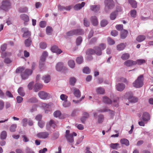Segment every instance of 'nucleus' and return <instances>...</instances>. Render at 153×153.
I'll return each mask as SVG.
<instances>
[{
	"label": "nucleus",
	"instance_id": "39",
	"mask_svg": "<svg viewBox=\"0 0 153 153\" xmlns=\"http://www.w3.org/2000/svg\"><path fill=\"white\" fill-rule=\"evenodd\" d=\"M71 102L68 100L63 101L62 103V105L65 108L69 107L71 106Z\"/></svg>",
	"mask_w": 153,
	"mask_h": 153
},
{
	"label": "nucleus",
	"instance_id": "43",
	"mask_svg": "<svg viewBox=\"0 0 153 153\" xmlns=\"http://www.w3.org/2000/svg\"><path fill=\"white\" fill-rule=\"evenodd\" d=\"M76 63L80 64H82L83 62V58L82 56H80L77 58L76 59Z\"/></svg>",
	"mask_w": 153,
	"mask_h": 153
},
{
	"label": "nucleus",
	"instance_id": "3",
	"mask_svg": "<svg viewBox=\"0 0 153 153\" xmlns=\"http://www.w3.org/2000/svg\"><path fill=\"white\" fill-rule=\"evenodd\" d=\"M105 11L108 12L109 10L114 7V4L113 0H105Z\"/></svg>",
	"mask_w": 153,
	"mask_h": 153
},
{
	"label": "nucleus",
	"instance_id": "5",
	"mask_svg": "<svg viewBox=\"0 0 153 153\" xmlns=\"http://www.w3.org/2000/svg\"><path fill=\"white\" fill-rule=\"evenodd\" d=\"M83 33V31L81 29H77L72 30L66 33L67 35L68 36H71L74 35H81Z\"/></svg>",
	"mask_w": 153,
	"mask_h": 153
},
{
	"label": "nucleus",
	"instance_id": "20",
	"mask_svg": "<svg viewBox=\"0 0 153 153\" xmlns=\"http://www.w3.org/2000/svg\"><path fill=\"white\" fill-rule=\"evenodd\" d=\"M73 94L74 96L76 97L79 98L81 96V92L77 88H74L73 89Z\"/></svg>",
	"mask_w": 153,
	"mask_h": 153
},
{
	"label": "nucleus",
	"instance_id": "40",
	"mask_svg": "<svg viewBox=\"0 0 153 153\" xmlns=\"http://www.w3.org/2000/svg\"><path fill=\"white\" fill-rule=\"evenodd\" d=\"M89 117L88 114L86 112H84L83 113V116L81 118V121L82 123H84L85 120L86 119Z\"/></svg>",
	"mask_w": 153,
	"mask_h": 153
},
{
	"label": "nucleus",
	"instance_id": "50",
	"mask_svg": "<svg viewBox=\"0 0 153 153\" xmlns=\"http://www.w3.org/2000/svg\"><path fill=\"white\" fill-rule=\"evenodd\" d=\"M68 98V96L64 94H62L60 96L61 100L63 101L67 100Z\"/></svg>",
	"mask_w": 153,
	"mask_h": 153
},
{
	"label": "nucleus",
	"instance_id": "48",
	"mask_svg": "<svg viewBox=\"0 0 153 153\" xmlns=\"http://www.w3.org/2000/svg\"><path fill=\"white\" fill-rule=\"evenodd\" d=\"M27 8L26 7H24L20 8L19 10V11L20 13H22L27 12Z\"/></svg>",
	"mask_w": 153,
	"mask_h": 153
},
{
	"label": "nucleus",
	"instance_id": "57",
	"mask_svg": "<svg viewBox=\"0 0 153 153\" xmlns=\"http://www.w3.org/2000/svg\"><path fill=\"white\" fill-rule=\"evenodd\" d=\"M59 136V133L58 132H56L54 133L53 134V139L55 140L57 139Z\"/></svg>",
	"mask_w": 153,
	"mask_h": 153
},
{
	"label": "nucleus",
	"instance_id": "10",
	"mask_svg": "<svg viewBox=\"0 0 153 153\" xmlns=\"http://www.w3.org/2000/svg\"><path fill=\"white\" fill-rule=\"evenodd\" d=\"M51 50L52 52L55 53L57 54H60L62 52L60 49L56 45L52 46L51 48Z\"/></svg>",
	"mask_w": 153,
	"mask_h": 153
},
{
	"label": "nucleus",
	"instance_id": "24",
	"mask_svg": "<svg viewBox=\"0 0 153 153\" xmlns=\"http://www.w3.org/2000/svg\"><path fill=\"white\" fill-rule=\"evenodd\" d=\"M42 79L45 83H48L51 80V77L49 75H46L42 77Z\"/></svg>",
	"mask_w": 153,
	"mask_h": 153
},
{
	"label": "nucleus",
	"instance_id": "11",
	"mask_svg": "<svg viewBox=\"0 0 153 153\" xmlns=\"http://www.w3.org/2000/svg\"><path fill=\"white\" fill-rule=\"evenodd\" d=\"M136 63L135 61L131 60H128L124 63V64L127 67H130L136 65Z\"/></svg>",
	"mask_w": 153,
	"mask_h": 153
},
{
	"label": "nucleus",
	"instance_id": "27",
	"mask_svg": "<svg viewBox=\"0 0 153 153\" xmlns=\"http://www.w3.org/2000/svg\"><path fill=\"white\" fill-rule=\"evenodd\" d=\"M31 39L30 37L25 40L24 42L25 46L26 47H29L30 46L31 44Z\"/></svg>",
	"mask_w": 153,
	"mask_h": 153
},
{
	"label": "nucleus",
	"instance_id": "51",
	"mask_svg": "<svg viewBox=\"0 0 153 153\" xmlns=\"http://www.w3.org/2000/svg\"><path fill=\"white\" fill-rule=\"evenodd\" d=\"M40 48L42 49H45L47 47V44L45 42H42L39 44Z\"/></svg>",
	"mask_w": 153,
	"mask_h": 153
},
{
	"label": "nucleus",
	"instance_id": "9",
	"mask_svg": "<svg viewBox=\"0 0 153 153\" xmlns=\"http://www.w3.org/2000/svg\"><path fill=\"white\" fill-rule=\"evenodd\" d=\"M22 32L23 33V37L27 38L30 37L31 36V33L30 32L27 28H23L22 29Z\"/></svg>",
	"mask_w": 153,
	"mask_h": 153
},
{
	"label": "nucleus",
	"instance_id": "60",
	"mask_svg": "<svg viewBox=\"0 0 153 153\" xmlns=\"http://www.w3.org/2000/svg\"><path fill=\"white\" fill-rule=\"evenodd\" d=\"M108 23L107 21L105 20H102L100 22V25L102 27H105Z\"/></svg>",
	"mask_w": 153,
	"mask_h": 153
},
{
	"label": "nucleus",
	"instance_id": "21",
	"mask_svg": "<svg viewBox=\"0 0 153 153\" xmlns=\"http://www.w3.org/2000/svg\"><path fill=\"white\" fill-rule=\"evenodd\" d=\"M120 10H117V11H115L112 13L110 15V19L112 20H114L116 18L118 14L117 12L120 11H121L122 9L120 7Z\"/></svg>",
	"mask_w": 153,
	"mask_h": 153
},
{
	"label": "nucleus",
	"instance_id": "18",
	"mask_svg": "<svg viewBox=\"0 0 153 153\" xmlns=\"http://www.w3.org/2000/svg\"><path fill=\"white\" fill-rule=\"evenodd\" d=\"M91 21L93 25L96 26L98 24V22L97 17L95 16H93L91 18Z\"/></svg>",
	"mask_w": 153,
	"mask_h": 153
},
{
	"label": "nucleus",
	"instance_id": "7",
	"mask_svg": "<svg viewBox=\"0 0 153 153\" xmlns=\"http://www.w3.org/2000/svg\"><path fill=\"white\" fill-rule=\"evenodd\" d=\"M49 134L47 132H42L38 133L36 136L39 138L42 139H46L48 138Z\"/></svg>",
	"mask_w": 153,
	"mask_h": 153
},
{
	"label": "nucleus",
	"instance_id": "56",
	"mask_svg": "<svg viewBox=\"0 0 153 153\" xmlns=\"http://www.w3.org/2000/svg\"><path fill=\"white\" fill-rule=\"evenodd\" d=\"M27 119L26 118H25L22 119V125L23 126H26L27 123Z\"/></svg>",
	"mask_w": 153,
	"mask_h": 153
},
{
	"label": "nucleus",
	"instance_id": "6",
	"mask_svg": "<svg viewBox=\"0 0 153 153\" xmlns=\"http://www.w3.org/2000/svg\"><path fill=\"white\" fill-rule=\"evenodd\" d=\"M38 95L40 99L43 100L46 99L50 96L49 93L43 91H39L38 93Z\"/></svg>",
	"mask_w": 153,
	"mask_h": 153
},
{
	"label": "nucleus",
	"instance_id": "54",
	"mask_svg": "<svg viewBox=\"0 0 153 153\" xmlns=\"http://www.w3.org/2000/svg\"><path fill=\"white\" fill-rule=\"evenodd\" d=\"M119 145L118 143H111L110 145V146L111 148L113 149H117V146Z\"/></svg>",
	"mask_w": 153,
	"mask_h": 153
},
{
	"label": "nucleus",
	"instance_id": "55",
	"mask_svg": "<svg viewBox=\"0 0 153 153\" xmlns=\"http://www.w3.org/2000/svg\"><path fill=\"white\" fill-rule=\"evenodd\" d=\"M82 71L83 73L86 74H89L90 72V69L87 67H85Z\"/></svg>",
	"mask_w": 153,
	"mask_h": 153
},
{
	"label": "nucleus",
	"instance_id": "46",
	"mask_svg": "<svg viewBox=\"0 0 153 153\" xmlns=\"http://www.w3.org/2000/svg\"><path fill=\"white\" fill-rule=\"evenodd\" d=\"M95 50L92 49H89L87 50L86 52V53L87 54H95Z\"/></svg>",
	"mask_w": 153,
	"mask_h": 153
},
{
	"label": "nucleus",
	"instance_id": "45",
	"mask_svg": "<svg viewBox=\"0 0 153 153\" xmlns=\"http://www.w3.org/2000/svg\"><path fill=\"white\" fill-rule=\"evenodd\" d=\"M104 117L103 115L100 114L98 116V123H101L103 121Z\"/></svg>",
	"mask_w": 153,
	"mask_h": 153
},
{
	"label": "nucleus",
	"instance_id": "4",
	"mask_svg": "<svg viewBox=\"0 0 153 153\" xmlns=\"http://www.w3.org/2000/svg\"><path fill=\"white\" fill-rule=\"evenodd\" d=\"M11 7V4L8 0L4 1L2 2L1 5V9L6 11H7Z\"/></svg>",
	"mask_w": 153,
	"mask_h": 153
},
{
	"label": "nucleus",
	"instance_id": "28",
	"mask_svg": "<svg viewBox=\"0 0 153 153\" xmlns=\"http://www.w3.org/2000/svg\"><path fill=\"white\" fill-rule=\"evenodd\" d=\"M48 53L47 51H44L42 53V55L40 58V60H41V61H42L43 62H45L46 58L48 56Z\"/></svg>",
	"mask_w": 153,
	"mask_h": 153
},
{
	"label": "nucleus",
	"instance_id": "62",
	"mask_svg": "<svg viewBox=\"0 0 153 153\" xmlns=\"http://www.w3.org/2000/svg\"><path fill=\"white\" fill-rule=\"evenodd\" d=\"M46 31L47 34L50 35L52 32V28L50 27H47L46 28Z\"/></svg>",
	"mask_w": 153,
	"mask_h": 153
},
{
	"label": "nucleus",
	"instance_id": "31",
	"mask_svg": "<svg viewBox=\"0 0 153 153\" xmlns=\"http://www.w3.org/2000/svg\"><path fill=\"white\" fill-rule=\"evenodd\" d=\"M102 101L104 102L106 104H110L111 102V101L109 98L105 96L103 97Z\"/></svg>",
	"mask_w": 153,
	"mask_h": 153
},
{
	"label": "nucleus",
	"instance_id": "44",
	"mask_svg": "<svg viewBox=\"0 0 153 153\" xmlns=\"http://www.w3.org/2000/svg\"><path fill=\"white\" fill-rule=\"evenodd\" d=\"M76 79L74 77H71L70 78L69 82L71 85H74L76 82Z\"/></svg>",
	"mask_w": 153,
	"mask_h": 153
},
{
	"label": "nucleus",
	"instance_id": "22",
	"mask_svg": "<svg viewBox=\"0 0 153 153\" xmlns=\"http://www.w3.org/2000/svg\"><path fill=\"white\" fill-rule=\"evenodd\" d=\"M63 63L62 62L58 63L56 66V70L58 71H61L63 68Z\"/></svg>",
	"mask_w": 153,
	"mask_h": 153
},
{
	"label": "nucleus",
	"instance_id": "35",
	"mask_svg": "<svg viewBox=\"0 0 153 153\" xmlns=\"http://www.w3.org/2000/svg\"><path fill=\"white\" fill-rule=\"evenodd\" d=\"M130 57V54L128 53H124L122 54L121 58L123 60H126L128 59Z\"/></svg>",
	"mask_w": 153,
	"mask_h": 153
},
{
	"label": "nucleus",
	"instance_id": "32",
	"mask_svg": "<svg viewBox=\"0 0 153 153\" xmlns=\"http://www.w3.org/2000/svg\"><path fill=\"white\" fill-rule=\"evenodd\" d=\"M128 2L133 7L136 8L137 7V2L135 0H128Z\"/></svg>",
	"mask_w": 153,
	"mask_h": 153
},
{
	"label": "nucleus",
	"instance_id": "15",
	"mask_svg": "<svg viewBox=\"0 0 153 153\" xmlns=\"http://www.w3.org/2000/svg\"><path fill=\"white\" fill-rule=\"evenodd\" d=\"M125 88V85L123 83H119L116 85L117 90L119 91H123Z\"/></svg>",
	"mask_w": 153,
	"mask_h": 153
},
{
	"label": "nucleus",
	"instance_id": "13",
	"mask_svg": "<svg viewBox=\"0 0 153 153\" xmlns=\"http://www.w3.org/2000/svg\"><path fill=\"white\" fill-rule=\"evenodd\" d=\"M43 87V85L41 83H36L34 86L33 91L34 92H37L40 90Z\"/></svg>",
	"mask_w": 153,
	"mask_h": 153
},
{
	"label": "nucleus",
	"instance_id": "19",
	"mask_svg": "<svg viewBox=\"0 0 153 153\" xmlns=\"http://www.w3.org/2000/svg\"><path fill=\"white\" fill-rule=\"evenodd\" d=\"M20 19L23 20L25 23V22H27L29 20V16L26 14H22L20 15Z\"/></svg>",
	"mask_w": 153,
	"mask_h": 153
},
{
	"label": "nucleus",
	"instance_id": "16",
	"mask_svg": "<svg viewBox=\"0 0 153 153\" xmlns=\"http://www.w3.org/2000/svg\"><path fill=\"white\" fill-rule=\"evenodd\" d=\"M143 119L145 122H147L150 119V117L149 113L147 112H144L142 116Z\"/></svg>",
	"mask_w": 153,
	"mask_h": 153
},
{
	"label": "nucleus",
	"instance_id": "59",
	"mask_svg": "<svg viewBox=\"0 0 153 153\" xmlns=\"http://www.w3.org/2000/svg\"><path fill=\"white\" fill-rule=\"evenodd\" d=\"M61 115V113L59 111H57L53 113V115L55 117H59Z\"/></svg>",
	"mask_w": 153,
	"mask_h": 153
},
{
	"label": "nucleus",
	"instance_id": "26",
	"mask_svg": "<svg viewBox=\"0 0 153 153\" xmlns=\"http://www.w3.org/2000/svg\"><path fill=\"white\" fill-rule=\"evenodd\" d=\"M68 66L71 68H74L75 65V63L74 61L72 59H70L68 62Z\"/></svg>",
	"mask_w": 153,
	"mask_h": 153
},
{
	"label": "nucleus",
	"instance_id": "61",
	"mask_svg": "<svg viewBox=\"0 0 153 153\" xmlns=\"http://www.w3.org/2000/svg\"><path fill=\"white\" fill-rule=\"evenodd\" d=\"M4 106V102L2 100H0V110H3Z\"/></svg>",
	"mask_w": 153,
	"mask_h": 153
},
{
	"label": "nucleus",
	"instance_id": "64",
	"mask_svg": "<svg viewBox=\"0 0 153 153\" xmlns=\"http://www.w3.org/2000/svg\"><path fill=\"white\" fill-rule=\"evenodd\" d=\"M108 43L110 45H113L115 44L114 41L110 38H108Z\"/></svg>",
	"mask_w": 153,
	"mask_h": 153
},
{
	"label": "nucleus",
	"instance_id": "23",
	"mask_svg": "<svg viewBox=\"0 0 153 153\" xmlns=\"http://www.w3.org/2000/svg\"><path fill=\"white\" fill-rule=\"evenodd\" d=\"M126 46V44L121 43L118 45L117 46V49L118 51H122L125 48Z\"/></svg>",
	"mask_w": 153,
	"mask_h": 153
},
{
	"label": "nucleus",
	"instance_id": "30",
	"mask_svg": "<svg viewBox=\"0 0 153 153\" xmlns=\"http://www.w3.org/2000/svg\"><path fill=\"white\" fill-rule=\"evenodd\" d=\"M18 92L19 95L23 97L25 95V93L24 91L23 88L22 87H20L18 90Z\"/></svg>",
	"mask_w": 153,
	"mask_h": 153
},
{
	"label": "nucleus",
	"instance_id": "34",
	"mask_svg": "<svg viewBox=\"0 0 153 153\" xmlns=\"http://www.w3.org/2000/svg\"><path fill=\"white\" fill-rule=\"evenodd\" d=\"M146 39L145 36L140 35L138 36L136 38V40L139 42L143 41Z\"/></svg>",
	"mask_w": 153,
	"mask_h": 153
},
{
	"label": "nucleus",
	"instance_id": "8",
	"mask_svg": "<svg viewBox=\"0 0 153 153\" xmlns=\"http://www.w3.org/2000/svg\"><path fill=\"white\" fill-rule=\"evenodd\" d=\"M65 137L68 141L70 143H72L74 142V139L72 135L70 133L69 130H66Z\"/></svg>",
	"mask_w": 153,
	"mask_h": 153
},
{
	"label": "nucleus",
	"instance_id": "25",
	"mask_svg": "<svg viewBox=\"0 0 153 153\" xmlns=\"http://www.w3.org/2000/svg\"><path fill=\"white\" fill-rule=\"evenodd\" d=\"M128 33V32L127 30L124 29L122 30L120 35L121 38L123 39L125 38L127 36Z\"/></svg>",
	"mask_w": 153,
	"mask_h": 153
},
{
	"label": "nucleus",
	"instance_id": "41",
	"mask_svg": "<svg viewBox=\"0 0 153 153\" xmlns=\"http://www.w3.org/2000/svg\"><path fill=\"white\" fill-rule=\"evenodd\" d=\"M10 52H4L2 53L1 56L2 58H6L10 56L11 55Z\"/></svg>",
	"mask_w": 153,
	"mask_h": 153
},
{
	"label": "nucleus",
	"instance_id": "47",
	"mask_svg": "<svg viewBox=\"0 0 153 153\" xmlns=\"http://www.w3.org/2000/svg\"><path fill=\"white\" fill-rule=\"evenodd\" d=\"M136 62V64H138L139 65H141L146 62L145 60L143 59H138L135 61Z\"/></svg>",
	"mask_w": 153,
	"mask_h": 153
},
{
	"label": "nucleus",
	"instance_id": "33",
	"mask_svg": "<svg viewBox=\"0 0 153 153\" xmlns=\"http://www.w3.org/2000/svg\"><path fill=\"white\" fill-rule=\"evenodd\" d=\"M95 50V54L98 56H100L102 55V51L100 49L99 47H96L94 48Z\"/></svg>",
	"mask_w": 153,
	"mask_h": 153
},
{
	"label": "nucleus",
	"instance_id": "52",
	"mask_svg": "<svg viewBox=\"0 0 153 153\" xmlns=\"http://www.w3.org/2000/svg\"><path fill=\"white\" fill-rule=\"evenodd\" d=\"M82 41V38L81 37H78L76 39V44L77 45H80Z\"/></svg>",
	"mask_w": 153,
	"mask_h": 153
},
{
	"label": "nucleus",
	"instance_id": "38",
	"mask_svg": "<svg viewBox=\"0 0 153 153\" xmlns=\"http://www.w3.org/2000/svg\"><path fill=\"white\" fill-rule=\"evenodd\" d=\"M17 127V125L14 124L11 125L9 128L10 131L11 132H14L16 131V129Z\"/></svg>",
	"mask_w": 153,
	"mask_h": 153
},
{
	"label": "nucleus",
	"instance_id": "29",
	"mask_svg": "<svg viewBox=\"0 0 153 153\" xmlns=\"http://www.w3.org/2000/svg\"><path fill=\"white\" fill-rule=\"evenodd\" d=\"M120 143L122 144H124L126 146H128L129 144V141L125 138L121 139L120 140Z\"/></svg>",
	"mask_w": 153,
	"mask_h": 153
},
{
	"label": "nucleus",
	"instance_id": "37",
	"mask_svg": "<svg viewBox=\"0 0 153 153\" xmlns=\"http://www.w3.org/2000/svg\"><path fill=\"white\" fill-rule=\"evenodd\" d=\"M38 100L37 99L34 97L30 98L27 100V102L28 103H36L37 102Z\"/></svg>",
	"mask_w": 153,
	"mask_h": 153
},
{
	"label": "nucleus",
	"instance_id": "2",
	"mask_svg": "<svg viewBox=\"0 0 153 153\" xmlns=\"http://www.w3.org/2000/svg\"><path fill=\"white\" fill-rule=\"evenodd\" d=\"M143 75H140L133 83V86L136 88H139L142 87L143 85Z\"/></svg>",
	"mask_w": 153,
	"mask_h": 153
},
{
	"label": "nucleus",
	"instance_id": "36",
	"mask_svg": "<svg viewBox=\"0 0 153 153\" xmlns=\"http://www.w3.org/2000/svg\"><path fill=\"white\" fill-rule=\"evenodd\" d=\"M96 91L97 93L98 94H103L105 93L104 89L102 87H99L97 88Z\"/></svg>",
	"mask_w": 153,
	"mask_h": 153
},
{
	"label": "nucleus",
	"instance_id": "63",
	"mask_svg": "<svg viewBox=\"0 0 153 153\" xmlns=\"http://www.w3.org/2000/svg\"><path fill=\"white\" fill-rule=\"evenodd\" d=\"M45 125V123L42 121H38V125L41 128H42Z\"/></svg>",
	"mask_w": 153,
	"mask_h": 153
},
{
	"label": "nucleus",
	"instance_id": "12",
	"mask_svg": "<svg viewBox=\"0 0 153 153\" xmlns=\"http://www.w3.org/2000/svg\"><path fill=\"white\" fill-rule=\"evenodd\" d=\"M56 122H55L53 120H51L46 125L47 129L49 130L50 126H52L53 128H55L56 126Z\"/></svg>",
	"mask_w": 153,
	"mask_h": 153
},
{
	"label": "nucleus",
	"instance_id": "42",
	"mask_svg": "<svg viewBox=\"0 0 153 153\" xmlns=\"http://www.w3.org/2000/svg\"><path fill=\"white\" fill-rule=\"evenodd\" d=\"M124 97L128 99L130 101L131 98H132L133 96L131 93H127L126 94L124 95Z\"/></svg>",
	"mask_w": 153,
	"mask_h": 153
},
{
	"label": "nucleus",
	"instance_id": "58",
	"mask_svg": "<svg viewBox=\"0 0 153 153\" xmlns=\"http://www.w3.org/2000/svg\"><path fill=\"white\" fill-rule=\"evenodd\" d=\"M100 112H109V113L111 114V115L114 114V112L108 109H104L100 111Z\"/></svg>",
	"mask_w": 153,
	"mask_h": 153
},
{
	"label": "nucleus",
	"instance_id": "49",
	"mask_svg": "<svg viewBox=\"0 0 153 153\" xmlns=\"http://www.w3.org/2000/svg\"><path fill=\"white\" fill-rule=\"evenodd\" d=\"M7 132L5 131H2L1 134V138L2 139H5L7 137Z\"/></svg>",
	"mask_w": 153,
	"mask_h": 153
},
{
	"label": "nucleus",
	"instance_id": "53",
	"mask_svg": "<svg viewBox=\"0 0 153 153\" xmlns=\"http://www.w3.org/2000/svg\"><path fill=\"white\" fill-rule=\"evenodd\" d=\"M97 47H99L100 49L102 51L106 48V45L104 43H101L98 46H97Z\"/></svg>",
	"mask_w": 153,
	"mask_h": 153
},
{
	"label": "nucleus",
	"instance_id": "1",
	"mask_svg": "<svg viewBox=\"0 0 153 153\" xmlns=\"http://www.w3.org/2000/svg\"><path fill=\"white\" fill-rule=\"evenodd\" d=\"M16 72L17 74L20 73L22 79L25 80L27 79L29 76L31 74L32 71L29 69L25 70L23 67H19L16 69Z\"/></svg>",
	"mask_w": 153,
	"mask_h": 153
},
{
	"label": "nucleus",
	"instance_id": "17",
	"mask_svg": "<svg viewBox=\"0 0 153 153\" xmlns=\"http://www.w3.org/2000/svg\"><path fill=\"white\" fill-rule=\"evenodd\" d=\"M85 4L84 2H82L81 4H77L74 6V9L76 10H79L84 6Z\"/></svg>",
	"mask_w": 153,
	"mask_h": 153
},
{
	"label": "nucleus",
	"instance_id": "14",
	"mask_svg": "<svg viewBox=\"0 0 153 153\" xmlns=\"http://www.w3.org/2000/svg\"><path fill=\"white\" fill-rule=\"evenodd\" d=\"M91 10L94 12H98L100 10V6L99 5H91L90 7Z\"/></svg>",
	"mask_w": 153,
	"mask_h": 153
}]
</instances>
